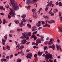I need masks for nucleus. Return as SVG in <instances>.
I'll list each match as a JSON object with an SVG mask.
<instances>
[{"label": "nucleus", "instance_id": "nucleus-51", "mask_svg": "<svg viewBox=\"0 0 62 62\" xmlns=\"http://www.w3.org/2000/svg\"><path fill=\"white\" fill-rule=\"evenodd\" d=\"M7 49V48L6 47H5L4 48V46L3 47V50H6Z\"/></svg>", "mask_w": 62, "mask_h": 62}, {"label": "nucleus", "instance_id": "nucleus-7", "mask_svg": "<svg viewBox=\"0 0 62 62\" xmlns=\"http://www.w3.org/2000/svg\"><path fill=\"white\" fill-rule=\"evenodd\" d=\"M22 35H23L21 37H20L21 39H24V38H26V36L25 35L26 34V33H22Z\"/></svg>", "mask_w": 62, "mask_h": 62}, {"label": "nucleus", "instance_id": "nucleus-46", "mask_svg": "<svg viewBox=\"0 0 62 62\" xmlns=\"http://www.w3.org/2000/svg\"><path fill=\"white\" fill-rule=\"evenodd\" d=\"M52 11L51 10L50 11H49V14H52V13H53L52 12H51Z\"/></svg>", "mask_w": 62, "mask_h": 62}, {"label": "nucleus", "instance_id": "nucleus-23", "mask_svg": "<svg viewBox=\"0 0 62 62\" xmlns=\"http://www.w3.org/2000/svg\"><path fill=\"white\" fill-rule=\"evenodd\" d=\"M33 1L32 3V4H35V3H36V2L38 1V0H33Z\"/></svg>", "mask_w": 62, "mask_h": 62}, {"label": "nucleus", "instance_id": "nucleus-3", "mask_svg": "<svg viewBox=\"0 0 62 62\" xmlns=\"http://www.w3.org/2000/svg\"><path fill=\"white\" fill-rule=\"evenodd\" d=\"M53 2L52 1H50L48 3V4H47L46 7H47L49 8V7H51L52 6V7H54V5L53 4Z\"/></svg>", "mask_w": 62, "mask_h": 62}, {"label": "nucleus", "instance_id": "nucleus-22", "mask_svg": "<svg viewBox=\"0 0 62 62\" xmlns=\"http://www.w3.org/2000/svg\"><path fill=\"white\" fill-rule=\"evenodd\" d=\"M26 15H23L21 16V17L22 18H24L26 17Z\"/></svg>", "mask_w": 62, "mask_h": 62}, {"label": "nucleus", "instance_id": "nucleus-38", "mask_svg": "<svg viewBox=\"0 0 62 62\" xmlns=\"http://www.w3.org/2000/svg\"><path fill=\"white\" fill-rule=\"evenodd\" d=\"M38 31H35V32H33V34H36L37 33V32H38Z\"/></svg>", "mask_w": 62, "mask_h": 62}, {"label": "nucleus", "instance_id": "nucleus-30", "mask_svg": "<svg viewBox=\"0 0 62 62\" xmlns=\"http://www.w3.org/2000/svg\"><path fill=\"white\" fill-rule=\"evenodd\" d=\"M32 29H33L35 30H36L37 29H36V28H37L35 26H33L32 27Z\"/></svg>", "mask_w": 62, "mask_h": 62}, {"label": "nucleus", "instance_id": "nucleus-1", "mask_svg": "<svg viewBox=\"0 0 62 62\" xmlns=\"http://www.w3.org/2000/svg\"><path fill=\"white\" fill-rule=\"evenodd\" d=\"M12 0L9 3V5L11 7H13V8L14 10L16 11L19 10L20 7L19 5H17V2L14 0Z\"/></svg>", "mask_w": 62, "mask_h": 62}, {"label": "nucleus", "instance_id": "nucleus-5", "mask_svg": "<svg viewBox=\"0 0 62 62\" xmlns=\"http://www.w3.org/2000/svg\"><path fill=\"white\" fill-rule=\"evenodd\" d=\"M32 53H29L26 56V57L27 59H28V58L31 59L32 58Z\"/></svg>", "mask_w": 62, "mask_h": 62}, {"label": "nucleus", "instance_id": "nucleus-26", "mask_svg": "<svg viewBox=\"0 0 62 62\" xmlns=\"http://www.w3.org/2000/svg\"><path fill=\"white\" fill-rule=\"evenodd\" d=\"M60 23H62V16H60Z\"/></svg>", "mask_w": 62, "mask_h": 62}, {"label": "nucleus", "instance_id": "nucleus-34", "mask_svg": "<svg viewBox=\"0 0 62 62\" xmlns=\"http://www.w3.org/2000/svg\"><path fill=\"white\" fill-rule=\"evenodd\" d=\"M7 47L8 48L7 49L8 50H10V47H9L8 46H7Z\"/></svg>", "mask_w": 62, "mask_h": 62}, {"label": "nucleus", "instance_id": "nucleus-63", "mask_svg": "<svg viewBox=\"0 0 62 62\" xmlns=\"http://www.w3.org/2000/svg\"><path fill=\"white\" fill-rule=\"evenodd\" d=\"M49 37H47L46 39V40H48L49 39Z\"/></svg>", "mask_w": 62, "mask_h": 62}, {"label": "nucleus", "instance_id": "nucleus-32", "mask_svg": "<svg viewBox=\"0 0 62 62\" xmlns=\"http://www.w3.org/2000/svg\"><path fill=\"white\" fill-rule=\"evenodd\" d=\"M34 60L35 61V62H36V61H38V59L37 58V57H35V58Z\"/></svg>", "mask_w": 62, "mask_h": 62}, {"label": "nucleus", "instance_id": "nucleus-12", "mask_svg": "<svg viewBox=\"0 0 62 62\" xmlns=\"http://www.w3.org/2000/svg\"><path fill=\"white\" fill-rule=\"evenodd\" d=\"M40 40L42 41H44V36H40Z\"/></svg>", "mask_w": 62, "mask_h": 62}, {"label": "nucleus", "instance_id": "nucleus-36", "mask_svg": "<svg viewBox=\"0 0 62 62\" xmlns=\"http://www.w3.org/2000/svg\"><path fill=\"white\" fill-rule=\"evenodd\" d=\"M15 32V31L14 30H11L10 31V33H14Z\"/></svg>", "mask_w": 62, "mask_h": 62}, {"label": "nucleus", "instance_id": "nucleus-15", "mask_svg": "<svg viewBox=\"0 0 62 62\" xmlns=\"http://www.w3.org/2000/svg\"><path fill=\"white\" fill-rule=\"evenodd\" d=\"M38 54L39 56H41V55H42V53H41L40 51H39L38 53Z\"/></svg>", "mask_w": 62, "mask_h": 62}, {"label": "nucleus", "instance_id": "nucleus-64", "mask_svg": "<svg viewBox=\"0 0 62 62\" xmlns=\"http://www.w3.org/2000/svg\"><path fill=\"white\" fill-rule=\"evenodd\" d=\"M31 7L30 6H28V9H30V8Z\"/></svg>", "mask_w": 62, "mask_h": 62}, {"label": "nucleus", "instance_id": "nucleus-2", "mask_svg": "<svg viewBox=\"0 0 62 62\" xmlns=\"http://www.w3.org/2000/svg\"><path fill=\"white\" fill-rule=\"evenodd\" d=\"M53 55L50 53H48L45 55V59L46 62H49V60L50 58L52 59H53Z\"/></svg>", "mask_w": 62, "mask_h": 62}, {"label": "nucleus", "instance_id": "nucleus-10", "mask_svg": "<svg viewBox=\"0 0 62 62\" xmlns=\"http://www.w3.org/2000/svg\"><path fill=\"white\" fill-rule=\"evenodd\" d=\"M13 10H11V12L12 13L11 15V16L12 17H14V18L15 17V13H13Z\"/></svg>", "mask_w": 62, "mask_h": 62}, {"label": "nucleus", "instance_id": "nucleus-61", "mask_svg": "<svg viewBox=\"0 0 62 62\" xmlns=\"http://www.w3.org/2000/svg\"><path fill=\"white\" fill-rule=\"evenodd\" d=\"M11 25V23H10L8 25V26L9 27H10V26Z\"/></svg>", "mask_w": 62, "mask_h": 62}, {"label": "nucleus", "instance_id": "nucleus-18", "mask_svg": "<svg viewBox=\"0 0 62 62\" xmlns=\"http://www.w3.org/2000/svg\"><path fill=\"white\" fill-rule=\"evenodd\" d=\"M54 10H55V11H54V10H53V12H54V13H56V12H58V10H57V9H54Z\"/></svg>", "mask_w": 62, "mask_h": 62}, {"label": "nucleus", "instance_id": "nucleus-33", "mask_svg": "<svg viewBox=\"0 0 62 62\" xmlns=\"http://www.w3.org/2000/svg\"><path fill=\"white\" fill-rule=\"evenodd\" d=\"M59 6L60 7H61V6H62V3H61V2H60L59 3Z\"/></svg>", "mask_w": 62, "mask_h": 62}, {"label": "nucleus", "instance_id": "nucleus-44", "mask_svg": "<svg viewBox=\"0 0 62 62\" xmlns=\"http://www.w3.org/2000/svg\"><path fill=\"white\" fill-rule=\"evenodd\" d=\"M23 53V51H21V52H19L18 53V54H20L21 53Z\"/></svg>", "mask_w": 62, "mask_h": 62}, {"label": "nucleus", "instance_id": "nucleus-9", "mask_svg": "<svg viewBox=\"0 0 62 62\" xmlns=\"http://www.w3.org/2000/svg\"><path fill=\"white\" fill-rule=\"evenodd\" d=\"M21 42H21L20 44H24L27 42V41H26V39H24L22 40Z\"/></svg>", "mask_w": 62, "mask_h": 62}, {"label": "nucleus", "instance_id": "nucleus-58", "mask_svg": "<svg viewBox=\"0 0 62 62\" xmlns=\"http://www.w3.org/2000/svg\"><path fill=\"white\" fill-rule=\"evenodd\" d=\"M20 30H21V29H17L16 30L17 31H19Z\"/></svg>", "mask_w": 62, "mask_h": 62}, {"label": "nucleus", "instance_id": "nucleus-16", "mask_svg": "<svg viewBox=\"0 0 62 62\" xmlns=\"http://www.w3.org/2000/svg\"><path fill=\"white\" fill-rule=\"evenodd\" d=\"M51 41V40H50L48 42V45H51V44H53V42Z\"/></svg>", "mask_w": 62, "mask_h": 62}, {"label": "nucleus", "instance_id": "nucleus-4", "mask_svg": "<svg viewBox=\"0 0 62 62\" xmlns=\"http://www.w3.org/2000/svg\"><path fill=\"white\" fill-rule=\"evenodd\" d=\"M33 2V1L31 0H27L26 2V3L27 4L29 5H30V3L32 4Z\"/></svg>", "mask_w": 62, "mask_h": 62}, {"label": "nucleus", "instance_id": "nucleus-57", "mask_svg": "<svg viewBox=\"0 0 62 62\" xmlns=\"http://www.w3.org/2000/svg\"><path fill=\"white\" fill-rule=\"evenodd\" d=\"M6 58L7 59H8L9 58V56H8L6 57Z\"/></svg>", "mask_w": 62, "mask_h": 62}, {"label": "nucleus", "instance_id": "nucleus-14", "mask_svg": "<svg viewBox=\"0 0 62 62\" xmlns=\"http://www.w3.org/2000/svg\"><path fill=\"white\" fill-rule=\"evenodd\" d=\"M24 48V46L21 45L19 47V49L21 50V51H23V49Z\"/></svg>", "mask_w": 62, "mask_h": 62}, {"label": "nucleus", "instance_id": "nucleus-25", "mask_svg": "<svg viewBox=\"0 0 62 62\" xmlns=\"http://www.w3.org/2000/svg\"><path fill=\"white\" fill-rule=\"evenodd\" d=\"M36 25L37 26V27H39L41 26L40 24H39V23H37L36 24Z\"/></svg>", "mask_w": 62, "mask_h": 62}, {"label": "nucleus", "instance_id": "nucleus-29", "mask_svg": "<svg viewBox=\"0 0 62 62\" xmlns=\"http://www.w3.org/2000/svg\"><path fill=\"white\" fill-rule=\"evenodd\" d=\"M43 17H44V18L45 19H46V18H47V19H48L49 18V17L47 16H44Z\"/></svg>", "mask_w": 62, "mask_h": 62}, {"label": "nucleus", "instance_id": "nucleus-6", "mask_svg": "<svg viewBox=\"0 0 62 62\" xmlns=\"http://www.w3.org/2000/svg\"><path fill=\"white\" fill-rule=\"evenodd\" d=\"M36 13L35 12H34L32 14V16L34 19H37V17H38V16L36 14Z\"/></svg>", "mask_w": 62, "mask_h": 62}, {"label": "nucleus", "instance_id": "nucleus-54", "mask_svg": "<svg viewBox=\"0 0 62 62\" xmlns=\"http://www.w3.org/2000/svg\"><path fill=\"white\" fill-rule=\"evenodd\" d=\"M50 40H51V41H54V40L53 38H51V39H50Z\"/></svg>", "mask_w": 62, "mask_h": 62}, {"label": "nucleus", "instance_id": "nucleus-31", "mask_svg": "<svg viewBox=\"0 0 62 62\" xmlns=\"http://www.w3.org/2000/svg\"><path fill=\"white\" fill-rule=\"evenodd\" d=\"M21 61H22V60L18 59L17 60V62H21Z\"/></svg>", "mask_w": 62, "mask_h": 62}, {"label": "nucleus", "instance_id": "nucleus-28", "mask_svg": "<svg viewBox=\"0 0 62 62\" xmlns=\"http://www.w3.org/2000/svg\"><path fill=\"white\" fill-rule=\"evenodd\" d=\"M27 26L29 28H31L32 27H31V25L29 24H27Z\"/></svg>", "mask_w": 62, "mask_h": 62}, {"label": "nucleus", "instance_id": "nucleus-41", "mask_svg": "<svg viewBox=\"0 0 62 62\" xmlns=\"http://www.w3.org/2000/svg\"><path fill=\"white\" fill-rule=\"evenodd\" d=\"M2 42H6V40L4 39H2Z\"/></svg>", "mask_w": 62, "mask_h": 62}, {"label": "nucleus", "instance_id": "nucleus-53", "mask_svg": "<svg viewBox=\"0 0 62 62\" xmlns=\"http://www.w3.org/2000/svg\"><path fill=\"white\" fill-rule=\"evenodd\" d=\"M9 36L10 38H11L12 37V34H9Z\"/></svg>", "mask_w": 62, "mask_h": 62}, {"label": "nucleus", "instance_id": "nucleus-60", "mask_svg": "<svg viewBox=\"0 0 62 62\" xmlns=\"http://www.w3.org/2000/svg\"><path fill=\"white\" fill-rule=\"evenodd\" d=\"M6 61H7L6 59H3V61H4V62H6Z\"/></svg>", "mask_w": 62, "mask_h": 62}, {"label": "nucleus", "instance_id": "nucleus-24", "mask_svg": "<svg viewBox=\"0 0 62 62\" xmlns=\"http://www.w3.org/2000/svg\"><path fill=\"white\" fill-rule=\"evenodd\" d=\"M8 37V35L7 34H6L5 35V36L4 37V39H6V40H7V37Z\"/></svg>", "mask_w": 62, "mask_h": 62}, {"label": "nucleus", "instance_id": "nucleus-45", "mask_svg": "<svg viewBox=\"0 0 62 62\" xmlns=\"http://www.w3.org/2000/svg\"><path fill=\"white\" fill-rule=\"evenodd\" d=\"M51 23H54L55 22V21L54 20H51Z\"/></svg>", "mask_w": 62, "mask_h": 62}, {"label": "nucleus", "instance_id": "nucleus-47", "mask_svg": "<svg viewBox=\"0 0 62 62\" xmlns=\"http://www.w3.org/2000/svg\"><path fill=\"white\" fill-rule=\"evenodd\" d=\"M49 61L50 62H54V61L51 59H49Z\"/></svg>", "mask_w": 62, "mask_h": 62}, {"label": "nucleus", "instance_id": "nucleus-52", "mask_svg": "<svg viewBox=\"0 0 62 62\" xmlns=\"http://www.w3.org/2000/svg\"><path fill=\"white\" fill-rule=\"evenodd\" d=\"M36 9H32V12H33L34 11H35Z\"/></svg>", "mask_w": 62, "mask_h": 62}, {"label": "nucleus", "instance_id": "nucleus-49", "mask_svg": "<svg viewBox=\"0 0 62 62\" xmlns=\"http://www.w3.org/2000/svg\"><path fill=\"white\" fill-rule=\"evenodd\" d=\"M13 56V55H10V58H12Z\"/></svg>", "mask_w": 62, "mask_h": 62}, {"label": "nucleus", "instance_id": "nucleus-62", "mask_svg": "<svg viewBox=\"0 0 62 62\" xmlns=\"http://www.w3.org/2000/svg\"><path fill=\"white\" fill-rule=\"evenodd\" d=\"M41 29H42V27H39L38 28L39 30H40Z\"/></svg>", "mask_w": 62, "mask_h": 62}, {"label": "nucleus", "instance_id": "nucleus-17", "mask_svg": "<svg viewBox=\"0 0 62 62\" xmlns=\"http://www.w3.org/2000/svg\"><path fill=\"white\" fill-rule=\"evenodd\" d=\"M58 29H59V32H62V28H58Z\"/></svg>", "mask_w": 62, "mask_h": 62}, {"label": "nucleus", "instance_id": "nucleus-55", "mask_svg": "<svg viewBox=\"0 0 62 62\" xmlns=\"http://www.w3.org/2000/svg\"><path fill=\"white\" fill-rule=\"evenodd\" d=\"M48 23H52V22L51 21H49L48 22Z\"/></svg>", "mask_w": 62, "mask_h": 62}, {"label": "nucleus", "instance_id": "nucleus-13", "mask_svg": "<svg viewBox=\"0 0 62 62\" xmlns=\"http://www.w3.org/2000/svg\"><path fill=\"white\" fill-rule=\"evenodd\" d=\"M25 35L27 37H28L29 36H30V37L31 36V32H29L27 33H26Z\"/></svg>", "mask_w": 62, "mask_h": 62}, {"label": "nucleus", "instance_id": "nucleus-11", "mask_svg": "<svg viewBox=\"0 0 62 62\" xmlns=\"http://www.w3.org/2000/svg\"><path fill=\"white\" fill-rule=\"evenodd\" d=\"M36 42L38 43L39 44L41 42V41L40 39L38 38L36 40Z\"/></svg>", "mask_w": 62, "mask_h": 62}, {"label": "nucleus", "instance_id": "nucleus-35", "mask_svg": "<svg viewBox=\"0 0 62 62\" xmlns=\"http://www.w3.org/2000/svg\"><path fill=\"white\" fill-rule=\"evenodd\" d=\"M47 48V46H45L44 47V49L45 51V50H46Z\"/></svg>", "mask_w": 62, "mask_h": 62}, {"label": "nucleus", "instance_id": "nucleus-21", "mask_svg": "<svg viewBox=\"0 0 62 62\" xmlns=\"http://www.w3.org/2000/svg\"><path fill=\"white\" fill-rule=\"evenodd\" d=\"M23 25V22H21L19 24V26L20 27H22Z\"/></svg>", "mask_w": 62, "mask_h": 62}, {"label": "nucleus", "instance_id": "nucleus-42", "mask_svg": "<svg viewBox=\"0 0 62 62\" xmlns=\"http://www.w3.org/2000/svg\"><path fill=\"white\" fill-rule=\"evenodd\" d=\"M61 16V13L60 12H59V17H60Z\"/></svg>", "mask_w": 62, "mask_h": 62}, {"label": "nucleus", "instance_id": "nucleus-48", "mask_svg": "<svg viewBox=\"0 0 62 62\" xmlns=\"http://www.w3.org/2000/svg\"><path fill=\"white\" fill-rule=\"evenodd\" d=\"M19 47H20V45L19 44L16 47V48H19Z\"/></svg>", "mask_w": 62, "mask_h": 62}, {"label": "nucleus", "instance_id": "nucleus-50", "mask_svg": "<svg viewBox=\"0 0 62 62\" xmlns=\"http://www.w3.org/2000/svg\"><path fill=\"white\" fill-rule=\"evenodd\" d=\"M45 44H46V45H47V44H48V42H47V41H46L44 43Z\"/></svg>", "mask_w": 62, "mask_h": 62}, {"label": "nucleus", "instance_id": "nucleus-19", "mask_svg": "<svg viewBox=\"0 0 62 62\" xmlns=\"http://www.w3.org/2000/svg\"><path fill=\"white\" fill-rule=\"evenodd\" d=\"M22 20L23 21V22H24V23H25L26 22H27V19H25V18H23L22 19Z\"/></svg>", "mask_w": 62, "mask_h": 62}, {"label": "nucleus", "instance_id": "nucleus-37", "mask_svg": "<svg viewBox=\"0 0 62 62\" xmlns=\"http://www.w3.org/2000/svg\"><path fill=\"white\" fill-rule=\"evenodd\" d=\"M11 16H10V15H8V19H10L11 18Z\"/></svg>", "mask_w": 62, "mask_h": 62}, {"label": "nucleus", "instance_id": "nucleus-39", "mask_svg": "<svg viewBox=\"0 0 62 62\" xmlns=\"http://www.w3.org/2000/svg\"><path fill=\"white\" fill-rule=\"evenodd\" d=\"M42 24H45V22L44 21H41Z\"/></svg>", "mask_w": 62, "mask_h": 62}, {"label": "nucleus", "instance_id": "nucleus-20", "mask_svg": "<svg viewBox=\"0 0 62 62\" xmlns=\"http://www.w3.org/2000/svg\"><path fill=\"white\" fill-rule=\"evenodd\" d=\"M15 22L16 23V24H18V23H19V20H15Z\"/></svg>", "mask_w": 62, "mask_h": 62}, {"label": "nucleus", "instance_id": "nucleus-59", "mask_svg": "<svg viewBox=\"0 0 62 62\" xmlns=\"http://www.w3.org/2000/svg\"><path fill=\"white\" fill-rule=\"evenodd\" d=\"M47 24H46V25H43V27H46L47 26Z\"/></svg>", "mask_w": 62, "mask_h": 62}, {"label": "nucleus", "instance_id": "nucleus-40", "mask_svg": "<svg viewBox=\"0 0 62 62\" xmlns=\"http://www.w3.org/2000/svg\"><path fill=\"white\" fill-rule=\"evenodd\" d=\"M46 7V8L45 10L47 12V10H48V8H48V7Z\"/></svg>", "mask_w": 62, "mask_h": 62}, {"label": "nucleus", "instance_id": "nucleus-8", "mask_svg": "<svg viewBox=\"0 0 62 62\" xmlns=\"http://www.w3.org/2000/svg\"><path fill=\"white\" fill-rule=\"evenodd\" d=\"M56 47L57 48V50H59V47L60 49V50L61 51H62V49H61V47L60 46H59L58 45H56Z\"/></svg>", "mask_w": 62, "mask_h": 62}, {"label": "nucleus", "instance_id": "nucleus-43", "mask_svg": "<svg viewBox=\"0 0 62 62\" xmlns=\"http://www.w3.org/2000/svg\"><path fill=\"white\" fill-rule=\"evenodd\" d=\"M3 9V6H0V9L2 10Z\"/></svg>", "mask_w": 62, "mask_h": 62}, {"label": "nucleus", "instance_id": "nucleus-27", "mask_svg": "<svg viewBox=\"0 0 62 62\" xmlns=\"http://www.w3.org/2000/svg\"><path fill=\"white\" fill-rule=\"evenodd\" d=\"M55 49V46H54V44H53L52 45V49L53 50H54Z\"/></svg>", "mask_w": 62, "mask_h": 62}, {"label": "nucleus", "instance_id": "nucleus-56", "mask_svg": "<svg viewBox=\"0 0 62 62\" xmlns=\"http://www.w3.org/2000/svg\"><path fill=\"white\" fill-rule=\"evenodd\" d=\"M34 57H35V58H36V57H37V56H38V55H37V54H35L34 55Z\"/></svg>", "mask_w": 62, "mask_h": 62}]
</instances>
